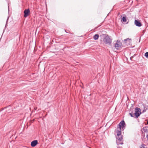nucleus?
<instances>
[{"mask_svg":"<svg viewBox=\"0 0 148 148\" xmlns=\"http://www.w3.org/2000/svg\"><path fill=\"white\" fill-rule=\"evenodd\" d=\"M145 56L147 58L148 57V52H146L145 54Z\"/></svg>","mask_w":148,"mask_h":148,"instance_id":"f8f14e48","label":"nucleus"},{"mask_svg":"<svg viewBox=\"0 0 148 148\" xmlns=\"http://www.w3.org/2000/svg\"><path fill=\"white\" fill-rule=\"evenodd\" d=\"M102 37L103 40L105 43L109 44L111 43V39L108 36L103 35Z\"/></svg>","mask_w":148,"mask_h":148,"instance_id":"f03ea898","label":"nucleus"},{"mask_svg":"<svg viewBox=\"0 0 148 148\" xmlns=\"http://www.w3.org/2000/svg\"><path fill=\"white\" fill-rule=\"evenodd\" d=\"M141 110L140 108H136L135 109V113L134 115L136 117L138 118L140 114H141Z\"/></svg>","mask_w":148,"mask_h":148,"instance_id":"7ed1b4c3","label":"nucleus"},{"mask_svg":"<svg viewBox=\"0 0 148 148\" xmlns=\"http://www.w3.org/2000/svg\"><path fill=\"white\" fill-rule=\"evenodd\" d=\"M35 110H36L37 109V108H34Z\"/></svg>","mask_w":148,"mask_h":148,"instance_id":"2eb2a0df","label":"nucleus"},{"mask_svg":"<svg viewBox=\"0 0 148 148\" xmlns=\"http://www.w3.org/2000/svg\"><path fill=\"white\" fill-rule=\"evenodd\" d=\"M145 145H142L140 147V148H145Z\"/></svg>","mask_w":148,"mask_h":148,"instance_id":"9b49d317","label":"nucleus"},{"mask_svg":"<svg viewBox=\"0 0 148 148\" xmlns=\"http://www.w3.org/2000/svg\"><path fill=\"white\" fill-rule=\"evenodd\" d=\"M125 41H126V43L130 45L131 43V40L129 38H127V39L125 40Z\"/></svg>","mask_w":148,"mask_h":148,"instance_id":"6e6552de","label":"nucleus"},{"mask_svg":"<svg viewBox=\"0 0 148 148\" xmlns=\"http://www.w3.org/2000/svg\"><path fill=\"white\" fill-rule=\"evenodd\" d=\"M134 23L136 26L138 27H140L142 25L140 21L137 20H135Z\"/></svg>","mask_w":148,"mask_h":148,"instance_id":"423d86ee","label":"nucleus"},{"mask_svg":"<svg viewBox=\"0 0 148 148\" xmlns=\"http://www.w3.org/2000/svg\"><path fill=\"white\" fill-rule=\"evenodd\" d=\"M133 57H130V59H131V60H132V59L133 58Z\"/></svg>","mask_w":148,"mask_h":148,"instance_id":"4468645a","label":"nucleus"},{"mask_svg":"<svg viewBox=\"0 0 148 148\" xmlns=\"http://www.w3.org/2000/svg\"><path fill=\"white\" fill-rule=\"evenodd\" d=\"M99 37V35L97 34H96L94 36L93 38L94 39L96 40L98 39Z\"/></svg>","mask_w":148,"mask_h":148,"instance_id":"1a4fd4ad","label":"nucleus"},{"mask_svg":"<svg viewBox=\"0 0 148 148\" xmlns=\"http://www.w3.org/2000/svg\"><path fill=\"white\" fill-rule=\"evenodd\" d=\"M38 143L37 140H34L31 142V145L32 147H34Z\"/></svg>","mask_w":148,"mask_h":148,"instance_id":"0eeeda50","label":"nucleus"},{"mask_svg":"<svg viewBox=\"0 0 148 148\" xmlns=\"http://www.w3.org/2000/svg\"><path fill=\"white\" fill-rule=\"evenodd\" d=\"M130 115L131 116H132V117H133V116H133V115L134 114H132V113H130Z\"/></svg>","mask_w":148,"mask_h":148,"instance_id":"ddd939ff","label":"nucleus"},{"mask_svg":"<svg viewBox=\"0 0 148 148\" xmlns=\"http://www.w3.org/2000/svg\"><path fill=\"white\" fill-rule=\"evenodd\" d=\"M122 21L123 22H126V17H123V18H122Z\"/></svg>","mask_w":148,"mask_h":148,"instance_id":"9d476101","label":"nucleus"},{"mask_svg":"<svg viewBox=\"0 0 148 148\" xmlns=\"http://www.w3.org/2000/svg\"><path fill=\"white\" fill-rule=\"evenodd\" d=\"M125 124L124 121H123L120 122L116 130L117 137H116V143L117 145L123 144L122 137L121 135V129L123 130L125 127Z\"/></svg>","mask_w":148,"mask_h":148,"instance_id":"f257e3e1","label":"nucleus"},{"mask_svg":"<svg viewBox=\"0 0 148 148\" xmlns=\"http://www.w3.org/2000/svg\"><path fill=\"white\" fill-rule=\"evenodd\" d=\"M122 44L120 41L118 40L116 41L115 45V48L117 49H119L121 47Z\"/></svg>","mask_w":148,"mask_h":148,"instance_id":"20e7f679","label":"nucleus"},{"mask_svg":"<svg viewBox=\"0 0 148 148\" xmlns=\"http://www.w3.org/2000/svg\"><path fill=\"white\" fill-rule=\"evenodd\" d=\"M24 17L25 18L27 17L30 14V12L29 9H25L24 12Z\"/></svg>","mask_w":148,"mask_h":148,"instance_id":"39448f33","label":"nucleus"},{"mask_svg":"<svg viewBox=\"0 0 148 148\" xmlns=\"http://www.w3.org/2000/svg\"><path fill=\"white\" fill-rule=\"evenodd\" d=\"M147 124H148V119L147 121Z\"/></svg>","mask_w":148,"mask_h":148,"instance_id":"dca6fc26","label":"nucleus"}]
</instances>
